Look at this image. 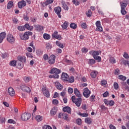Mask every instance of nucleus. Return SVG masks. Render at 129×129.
<instances>
[{
  "label": "nucleus",
  "instance_id": "72a5a7b5",
  "mask_svg": "<svg viewBox=\"0 0 129 129\" xmlns=\"http://www.w3.org/2000/svg\"><path fill=\"white\" fill-rule=\"evenodd\" d=\"M43 53H44V51H43V50H41L40 49H38L36 50V54L38 56H41L43 54Z\"/></svg>",
  "mask_w": 129,
  "mask_h": 129
},
{
  "label": "nucleus",
  "instance_id": "8fccbe9b",
  "mask_svg": "<svg viewBox=\"0 0 129 129\" xmlns=\"http://www.w3.org/2000/svg\"><path fill=\"white\" fill-rule=\"evenodd\" d=\"M43 59L44 61H47V60L49 59V56L47 54H45L43 55Z\"/></svg>",
  "mask_w": 129,
  "mask_h": 129
},
{
  "label": "nucleus",
  "instance_id": "a211bd4d",
  "mask_svg": "<svg viewBox=\"0 0 129 129\" xmlns=\"http://www.w3.org/2000/svg\"><path fill=\"white\" fill-rule=\"evenodd\" d=\"M6 36H7V34L5 32L0 33V43H3V41L6 38Z\"/></svg>",
  "mask_w": 129,
  "mask_h": 129
},
{
  "label": "nucleus",
  "instance_id": "cd10ccee",
  "mask_svg": "<svg viewBox=\"0 0 129 129\" xmlns=\"http://www.w3.org/2000/svg\"><path fill=\"white\" fill-rule=\"evenodd\" d=\"M55 44L56 45L58 46V47L61 48V49H63V48H64V45H63V44L61 43V42H60V41H56L55 42Z\"/></svg>",
  "mask_w": 129,
  "mask_h": 129
},
{
  "label": "nucleus",
  "instance_id": "20e7f679",
  "mask_svg": "<svg viewBox=\"0 0 129 129\" xmlns=\"http://www.w3.org/2000/svg\"><path fill=\"white\" fill-rule=\"evenodd\" d=\"M31 118V113H24L21 115V119L22 120H28V119H30Z\"/></svg>",
  "mask_w": 129,
  "mask_h": 129
},
{
  "label": "nucleus",
  "instance_id": "0e129e2a",
  "mask_svg": "<svg viewBox=\"0 0 129 129\" xmlns=\"http://www.w3.org/2000/svg\"><path fill=\"white\" fill-rule=\"evenodd\" d=\"M72 100L74 103H75V101L77 100V98H75V96H73L72 97Z\"/></svg>",
  "mask_w": 129,
  "mask_h": 129
},
{
  "label": "nucleus",
  "instance_id": "e433bc0d",
  "mask_svg": "<svg viewBox=\"0 0 129 129\" xmlns=\"http://www.w3.org/2000/svg\"><path fill=\"white\" fill-rule=\"evenodd\" d=\"M43 38L45 40H49L50 39V35L45 33L43 34Z\"/></svg>",
  "mask_w": 129,
  "mask_h": 129
},
{
  "label": "nucleus",
  "instance_id": "f8f14e48",
  "mask_svg": "<svg viewBox=\"0 0 129 129\" xmlns=\"http://www.w3.org/2000/svg\"><path fill=\"white\" fill-rule=\"evenodd\" d=\"M7 41H8L9 43L13 44V43L15 42V37L11 34H9L7 36Z\"/></svg>",
  "mask_w": 129,
  "mask_h": 129
},
{
  "label": "nucleus",
  "instance_id": "bf43d9fd",
  "mask_svg": "<svg viewBox=\"0 0 129 129\" xmlns=\"http://www.w3.org/2000/svg\"><path fill=\"white\" fill-rule=\"evenodd\" d=\"M68 91L70 94H72L73 93V89L71 88H69Z\"/></svg>",
  "mask_w": 129,
  "mask_h": 129
},
{
  "label": "nucleus",
  "instance_id": "a878e982",
  "mask_svg": "<svg viewBox=\"0 0 129 129\" xmlns=\"http://www.w3.org/2000/svg\"><path fill=\"white\" fill-rule=\"evenodd\" d=\"M13 6H14V2L12 1H10L7 5V9L8 10H11V9L13 8Z\"/></svg>",
  "mask_w": 129,
  "mask_h": 129
},
{
  "label": "nucleus",
  "instance_id": "aec40b11",
  "mask_svg": "<svg viewBox=\"0 0 129 129\" xmlns=\"http://www.w3.org/2000/svg\"><path fill=\"white\" fill-rule=\"evenodd\" d=\"M17 59L20 62H22V63H26L27 61L25 56H19L17 57Z\"/></svg>",
  "mask_w": 129,
  "mask_h": 129
},
{
  "label": "nucleus",
  "instance_id": "ddd939ff",
  "mask_svg": "<svg viewBox=\"0 0 129 129\" xmlns=\"http://www.w3.org/2000/svg\"><path fill=\"white\" fill-rule=\"evenodd\" d=\"M34 27L35 30H36V31H38V32H42L44 29L43 26L39 25L34 24Z\"/></svg>",
  "mask_w": 129,
  "mask_h": 129
},
{
  "label": "nucleus",
  "instance_id": "bb28decb",
  "mask_svg": "<svg viewBox=\"0 0 129 129\" xmlns=\"http://www.w3.org/2000/svg\"><path fill=\"white\" fill-rule=\"evenodd\" d=\"M55 85H56V88L58 90H62V89H63V86H62V85H60L59 82H56L55 83Z\"/></svg>",
  "mask_w": 129,
  "mask_h": 129
},
{
  "label": "nucleus",
  "instance_id": "393cba45",
  "mask_svg": "<svg viewBox=\"0 0 129 129\" xmlns=\"http://www.w3.org/2000/svg\"><path fill=\"white\" fill-rule=\"evenodd\" d=\"M97 74H98V73L96 71H93L91 73V76L92 78H96V76H97Z\"/></svg>",
  "mask_w": 129,
  "mask_h": 129
},
{
  "label": "nucleus",
  "instance_id": "6e6552de",
  "mask_svg": "<svg viewBox=\"0 0 129 129\" xmlns=\"http://www.w3.org/2000/svg\"><path fill=\"white\" fill-rule=\"evenodd\" d=\"M62 11V9L61 7L58 6L54 8V12L55 14L58 16V18L60 19L61 18V12Z\"/></svg>",
  "mask_w": 129,
  "mask_h": 129
},
{
  "label": "nucleus",
  "instance_id": "58836bf2",
  "mask_svg": "<svg viewBox=\"0 0 129 129\" xmlns=\"http://www.w3.org/2000/svg\"><path fill=\"white\" fill-rule=\"evenodd\" d=\"M71 29H76L77 28V25L75 23H71L70 26Z\"/></svg>",
  "mask_w": 129,
  "mask_h": 129
},
{
  "label": "nucleus",
  "instance_id": "864d4df0",
  "mask_svg": "<svg viewBox=\"0 0 129 129\" xmlns=\"http://www.w3.org/2000/svg\"><path fill=\"white\" fill-rule=\"evenodd\" d=\"M114 74H115V75H118L119 74V69H116L114 72Z\"/></svg>",
  "mask_w": 129,
  "mask_h": 129
},
{
  "label": "nucleus",
  "instance_id": "de8ad7c7",
  "mask_svg": "<svg viewBox=\"0 0 129 129\" xmlns=\"http://www.w3.org/2000/svg\"><path fill=\"white\" fill-rule=\"evenodd\" d=\"M49 78H59V75H52L49 76Z\"/></svg>",
  "mask_w": 129,
  "mask_h": 129
},
{
  "label": "nucleus",
  "instance_id": "473e14b6",
  "mask_svg": "<svg viewBox=\"0 0 129 129\" xmlns=\"http://www.w3.org/2000/svg\"><path fill=\"white\" fill-rule=\"evenodd\" d=\"M18 30L19 31H20V32H23V31H25V26H19L18 27Z\"/></svg>",
  "mask_w": 129,
  "mask_h": 129
},
{
  "label": "nucleus",
  "instance_id": "69168bd1",
  "mask_svg": "<svg viewBox=\"0 0 129 129\" xmlns=\"http://www.w3.org/2000/svg\"><path fill=\"white\" fill-rule=\"evenodd\" d=\"M24 81H25V82H29V81H30V80H31V79L29 77H25L24 78Z\"/></svg>",
  "mask_w": 129,
  "mask_h": 129
},
{
  "label": "nucleus",
  "instance_id": "9b49d317",
  "mask_svg": "<svg viewBox=\"0 0 129 129\" xmlns=\"http://www.w3.org/2000/svg\"><path fill=\"white\" fill-rule=\"evenodd\" d=\"M20 88L23 91H25L26 92H31V89L29 88V87L22 85L20 86Z\"/></svg>",
  "mask_w": 129,
  "mask_h": 129
},
{
  "label": "nucleus",
  "instance_id": "5701e85b",
  "mask_svg": "<svg viewBox=\"0 0 129 129\" xmlns=\"http://www.w3.org/2000/svg\"><path fill=\"white\" fill-rule=\"evenodd\" d=\"M74 92L75 95H76L77 97H78V98H81V94H80V92H79V90H78L77 88L74 89Z\"/></svg>",
  "mask_w": 129,
  "mask_h": 129
},
{
  "label": "nucleus",
  "instance_id": "423d86ee",
  "mask_svg": "<svg viewBox=\"0 0 129 129\" xmlns=\"http://www.w3.org/2000/svg\"><path fill=\"white\" fill-rule=\"evenodd\" d=\"M90 93H91V92L88 89V88H85L84 89V92L83 93V94L86 98H88L90 96Z\"/></svg>",
  "mask_w": 129,
  "mask_h": 129
},
{
  "label": "nucleus",
  "instance_id": "412c9836",
  "mask_svg": "<svg viewBox=\"0 0 129 129\" xmlns=\"http://www.w3.org/2000/svg\"><path fill=\"white\" fill-rule=\"evenodd\" d=\"M25 30L27 29V30H29V31H33L34 30V26H30V25L29 24L26 23L24 25Z\"/></svg>",
  "mask_w": 129,
  "mask_h": 129
},
{
  "label": "nucleus",
  "instance_id": "c85d7f7f",
  "mask_svg": "<svg viewBox=\"0 0 129 129\" xmlns=\"http://www.w3.org/2000/svg\"><path fill=\"white\" fill-rule=\"evenodd\" d=\"M67 82L69 83H73L74 82V77L71 76L70 77H69L68 80L67 81Z\"/></svg>",
  "mask_w": 129,
  "mask_h": 129
},
{
  "label": "nucleus",
  "instance_id": "f3484780",
  "mask_svg": "<svg viewBox=\"0 0 129 129\" xmlns=\"http://www.w3.org/2000/svg\"><path fill=\"white\" fill-rule=\"evenodd\" d=\"M82 102V98H78L77 100L75 102L76 105L79 107L80 105H81V103Z\"/></svg>",
  "mask_w": 129,
  "mask_h": 129
},
{
  "label": "nucleus",
  "instance_id": "4d7b16f0",
  "mask_svg": "<svg viewBox=\"0 0 129 129\" xmlns=\"http://www.w3.org/2000/svg\"><path fill=\"white\" fill-rule=\"evenodd\" d=\"M63 119L65 120H68V114L63 113Z\"/></svg>",
  "mask_w": 129,
  "mask_h": 129
},
{
  "label": "nucleus",
  "instance_id": "4468645a",
  "mask_svg": "<svg viewBox=\"0 0 129 129\" xmlns=\"http://www.w3.org/2000/svg\"><path fill=\"white\" fill-rule=\"evenodd\" d=\"M69 78V76L66 73H62L61 75V79L63 81H67L68 80V78Z\"/></svg>",
  "mask_w": 129,
  "mask_h": 129
},
{
  "label": "nucleus",
  "instance_id": "f03ea898",
  "mask_svg": "<svg viewBox=\"0 0 129 129\" xmlns=\"http://www.w3.org/2000/svg\"><path fill=\"white\" fill-rule=\"evenodd\" d=\"M32 35H33V32L28 31L25 32L24 34H20V37L22 40L27 41V40H29V36H32Z\"/></svg>",
  "mask_w": 129,
  "mask_h": 129
},
{
  "label": "nucleus",
  "instance_id": "4c0bfd02",
  "mask_svg": "<svg viewBox=\"0 0 129 129\" xmlns=\"http://www.w3.org/2000/svg\"><path fill=\"white\" fill-rule=\"evenodd\" d=\"M54 0H47L45 3L44 4L45 6H48V5H50V4L53 3Z\"/></svg>",
  "mask_w": 129,
  "mask_h": 129
},
{
  "label": "nucleus",
  "instance_id": "49530a36",
  "mask_svg": "<svg viewBox=\"0 0 129 129\" xmlns=\"http://www.w3.org/2000/svg\"><path fill=\"white\" fill-rule=\"evenodd\" d=\"M72 3L73 5H75V6H79V2L77 0H73L72 1Z\"/></svg>",
  "mask_w": 129,
  "mask_h": 129
},
{
  "label": "nucleus",
  "instance_id": "a19ab883",
  "mask_svg": "<svg viewBox=\"0 0 129 129\" xmlns=\"http://www.w3.org/2000/svg\"><path fill=\"white\" fill-rule=\"evenodd\" d=\"M86 15L87 17H88L89 18L91 17V16H92V12H91V10H89L86 13Z\"/></svg>",
  "mask_w": 129,
  "mask_h": 129
},
{
  "label": "nucleus",
  "instance_id": "79ce46f5",
  "mask_svg": "<svg viewBox=\"0 0 129 129\" xmlns=\"http://www.w3.org/2000/svg\"><path fill=\"white\" fill-rule=\"evenodd\" d=\"M85 121L86 123H88V124H90V123H91V119L89 118H86L85 119Z\"/></svg>",
  "mask_w": 129,
  "mask_h": 129
},
{
  "label": "nucleus",
  "instance_id": "7c9ffc66",
  "mask_svg": "<svg viewBox=\"0 0 129 129\" xmlns=\"http://www.w3.org/2000/svg\"><path fill=\"white\" fill-rule=\"evenodd\" d=\"M45 46L47 51H49V50L52 49V45H51V43L49 42H47L45 44Z\"/></svg>",
  "mask_w": 129,
  "mask_h": 129
},
{
  "label": "nucleus",
  "instance_id": "6e6d98bb",
  "mask_svg": "<svg viewBox=\"0 0 129 129\" xmlns=\"http://www.w3.org/2000/svg\"><path fill=\"white\" fill-rule=\"evenodd\" d=\"M58 35V32L55 31L52 34V38H54L55 39L56 37H57V35Z\"/></svg>",
  "mask_w": 129,
  "mask_h": 129
},
{
  "label": "nucleus",
  "instance_id": "774afa93",
  "mask_svg": "<svg viewBox=\"0 0 129 129\" xmlns=\"http://www.w3.org/2000/svg\"><path fill=\"white\" fill-rule=\"evenodd\" d=\"M109 104L110 105V106H113V105H114V101L113 100L109 101Z\"/></svg>",
  "mask_w": 129,
  "mask_h": 129
},
{
  "label": "nucleus",
  "instance_id": "0eeeda50",
  "mask_svg": "<svg viewBox=\"0 0 129 129\" xmlns=\"http://www.w3.org/2000/svg\"><path fill=\"white\" fill-rule=\"evenodd\" d=\"M49 73H50V74H53L54 75H59L58 74L61 73V71L56 68H54L51 70Z\"/></svg>",
  "mask_w": 129,
  "mask_h": 129
},
{
  "label": "nucleus",
  "instance_id": "7ed1b4c3",
  "mask_svg": "<svg viewBox=\"0 0 129 129\" xmlns=\"http://www.w3.org/2000/svg\"><path fill=\"white\" fill-rule=\"evenodd\" d=\"M100 53V52L96 50L94 51L93 52V56L94 59L97 60L98 62H101V57L98 56Z\"/></svg>",
  "mask_w": 129,
  "mask_h": 129
},
{
  "label": "nucleus",
  "instance_id": "c9c22d12",
  "mask_svg": "<svg viewBox=\"0 0 129 129\" xmlns=\"http://www.w3.org/2000/svg\"><path fill=\"white\" fill-rule=\"evenodd\" d=\"M88 63L90 65H93V64H95V60L94 59H89Z\"/></svg>",
  "mask_w": 129,
  "mask_h": 129
},
{
  "label": "nucleus",
  "instance_id": "338daca9",
  "mask_svg": "<svg viewBox=\"0 0 129 129\" xmlns=\"http://www.w3.org/2000/svg\"><path fill=\"white\" fill-rule=\"evenodd\" d=\"M123 56L124 58H125V59H128V58H129L128 54H127L125 52H124Z\"/></svg>",
  "mask_w": 129,
  "mask_h": 129
},
{
  "label": "nucleus",
  "instance_id": "4be33fe9",
  "mask_svg": "<svg viewBox=\"0 0 129 129\" xmlns=\"http://www.w3.org/2000/svg\"><path fill=\"white\" fill-rule=\"evenodd\" d=\"M62 111L64 112H68V113H71V108L69 106H66L62 108Z\"/></svg>",
  "mask_w": 129,
  "mask_h": 129
},
{
  "label": "nucleus",
  "instance_id": "680f3d73",
  "mask_svg": "<svg viewBox=\"0 0 129 129\" xmlns=\"http://www.w3.org/2000/svg\"><path fill=\"white\" fill-rule=\"evenodd\" d=\"M26 56H27V57H29L30 58H33V54L29 53V52H27L26 53Z\"/></svg>",
  "mask_w": 129,
  "mask_h": 129
},
{
  "label": "nucleus",
  "instance_id": "5fc2aeb1",
  "mask_svg": "<svg viewBox=\"0 0 129 129\" xmlns=\"http://www.w3.org/2000/svg\"><path fill=\"white\" fill-rule=\"evenodd\" d=\"M110 62H111V63H112L113 64L115 63V59L113 57H110Z\"/></svg>",
  "mask_w": 129,
  "mask_h": 129
},
{
  "label": "nucleus",
  "instance_id": "603ef678",
  "mask_svg": "<svg viewBox=\"0 0 129 129\" xmlns=\"http://www.w3.org/2000/svg\"><path fill=\"white\" fill-rule=\"evenodd\" d=\"M43 129H52V127L49 125H45L42 127Z\"/></svg>",
  "mask_w": 129,
  "mask_h": 129
},
{
  "label": "nucleus",
  "instance_id": "9d476101",
  "mask_svg": "<svg viewBox=\"0 0 129 129\" xmlns=\"http://www.w3.org/2000/svg\"><path fill=\"white\" fill-rule=\"evenodd\" d=\"M27 6V3L25 1H21L18 3V7L19 9H23L24 7Z\"/></svg>",
  "mask_w": 129,
  "mask_h": 129
},
{
  "label": "nucleus",
  "instance_id": "13d9d810",
  "mask_svg": "<svg viewBox=\"0 0 129 129\" xmlns=\"http://www.w3.org/2000/svg\"><path fill=\"white\" fill-rule=\"evenodd\" d=\"M8 123H13L14 124H15V123H16V121L12 119H9L8 120Z\"/></svg>",
  "mask_w": 129,
  "mask_h": 129
},
{
  "label": "nucleus",
  "instance_id": "f704fd0d",
  "mask_svg": "<svg viewBox=\"0 0 129 129\" xmlns=\"http://www.w3.org/2000/svg\"><path fill=\"white\" fill-rule=\"evenodd\" d=\"M36 119L37 121H41V120H43V117H42L40 115H37L36 116Z\"/></svg>",
  "mask_w": 129,
  "mask_h": 129
},
{
  "label": "nucleus",
  "instance_id": "09e8293b",
  "mask_svg": "<svg viewBox=\"0 0 129 129\" xmlns=\"http://www.w3.org/2000/svg\"><path fill=\"white\" fill-rule=\"evenodd\" d=\"M76 123L78 124L79 125H80L82 123V120L81 118H78L76 120Z\"/></svg>",
  "mask_w": 129,
  "mask_h": 129
},
{
  "label": "nucleus",
  "instance_id": "052dcab7",
  "mask_svg": "<svg viewBox=\"0 0 129 129\" xmlns=\"http://www.w3.org/2000/svg\"><path fill=\"white\" fill-rule=\"evenodd\" d=\"M81 27H82V28H83V29H87V26L86 25V23H83L81 24Z\"/></svg>",
  "mask_w": 129,
  "mask_h": 129
},
{
  "label": "nucleus",
  "instance_id": "2eb2a0df",
  "mask_svg": "<svg viewBox=\"0 0 129 129\" xmlns=\"http://www.w3.org/2000/svg\"><path fill=\"white\" fill-rule=\"evenodd\" d=\"M42 91L43 93V94L44 96H46V97H50V92L48 90H46L45 89V88H43L42 89Z\"/></svg>",
  "mask_w": 129,
  "mask_h": 129
},
{
  "label": "nucleus",
  "instance_id": "1a4fd4ad",
  "mask_svg": "<svg viewBox=\"0 0 129 129\" xmlns=\"http://www.w3.org/2000/svg\"><path fill=\"white\" fill-rule=\"evenodd\" d=\"M96 26L97 27L96 31H99V32H102L103 29L101 27L100 21H97L96 22Z\"/></svg>",
  "mask_w": 129,
  "mask_h": 129
},
{
  "label": "nucleus",
  "instance_id": "3c124183",
  "mask_svg": "<svg viewBox=\"0 0 129 129\" xmlns=\"http://www.w3.org/2000/svg\"><path fill=\"white\" fill-rule=\"evenodd\" d=\"M59 103V101L57 99H54L52 100V104H54L55 105H57Z\"/></svg>",
  "mask_w": 129,
  "mask_h": 129
},
{
  "label": "nucleus",
  "instance_id": "6ab92c4d",
  "mask_svg": "<svg viewBox=\"0 0 129 129\" xmlns=\"http://www.w3.org/2000/svg\"><path fill=\"white\" fill-rule=\"evenodd\" d=\"M57 111H58V108L56 107H54L50 110L51 115H55L57 113Z\"/></svg>",
  "mask_w": 129,
  "mask_h": 129
},
{
  "label": "nucleus",
  "instance_id": "b1692460",
  "mask_svg": "<svg viewBox=\"0 0 129 129\" xmlns=\"http://www.w3.org/2000/svg\"><path fill=\"white\" fill-rule=\"evenodd\" d=\"M8 92L11 96H14V95H15V90L12 87L9 88Z\"/></svg>",
  "mask_w": 129,
  "mask_h": 129
},
{
  "label": "nucleus",
  "instance_id": "c756f323",
  "mask_svg": "<svg viewBox=\"0 0 129 129\" xmlns=\"http://www.w3.org/2000/svg\"><path fill=\"white\" fill-rule=\"evenodd\" d=\"M63 30H66L68 27V22L65 21L64 23L61 25Z\"/></svg>",
  "mask_w": 129,
  "mask_h": 129
},
{
  "label": "nucleus",
  "instance_id": "dca6fc26",
  "mask_svg": "<svg viewBox=\"0 0 129 129\" xmlns=\"http://www.w3.org/2000/svg\"><path fill=\"white\" fill-rule=\"evenodd\" d=\"M61 4L62 5V8H63L64 11H68L69 10V8L68 7V6H67V4L64 1H61Z\"/></svg>",
  "mask_w": 129,
  "mask_h": 129
},
{
  "label": "nucleus",
  "instance_id": "2f4dec72",
  "mask_svg": "<svg viewBox=\"0 0 129 129\" xmlns=\"http://www.w3.org/2000/svg\"><path fill=\"white\" fill-rule=\"evenodd\" d=\"M10 66H12L13 67L17 66V61L12 60V61H10Z\"/></svg>",
  "mask_w": 129,
  "mask_h": 129
},
{
  "label": "nucleus",
  "instance_id": "a18cd8bd",
  "mask_svg": "<svg viewBox=\"0 0 129 129\" xmlns=\"http://www.w3.org/2000/svg\"><path fill=\"white\" fill-rule=\"evenodd\" d=\"M114 88L116 90H117L118 89V84L116 82H114L113 84Z\"/></svg>",
  "mask_w": 129,
  "mask_h": 129
},
{
  "label": "nucleus",
  "instance_id": "c03bdc74",
  "mask_svg": "<svg viewBox=\"0 0 129 129\" xmlns=\"http://www.w3.org/2000/svg\"><path fill=\"white\" fill-rule=\"evenodd\" d=\"M5 122H6V118L4 117H1L0 123H5Z\"/></svg>",
  "mask_w": 129,
  "mask_h": 129
},
{
  "label": "nucleus",
  "instance_id": "37998d69",
  "mask_svg": "<svg viewBox=\"0 0 129 129\" xmlns=\"http://www.w3.org/2000/svg\"><path fill=\"white\" fill-rule=\"evenodd\" d=\"M79 115H81V116H83V117H87L88 116V113H80Z\"/></svg>",
  "mask_w": 129,
  "mask_h": 129
},
{
  "label": "nucleus",
  "instance_id": "f257e3e1",
  "mask_svg": "<svg viewBox=\"0 0 129 129\" xmlns=\"http://www.w3.org/2000/svg\"><path fill=\"white\" fill-rule=\"evenodd\" d=\"M128 1H124L122 2H120V5L121 7V13L122 16L126 15V11H125V8L127 6Z\"/></svg>",
  "mask_w": 129,
  "mask_h": 129
},
{
  "label": "nucleus",
  "instance_id": "39448f33",
  "mask_svg": "<svg viewBox=\"0 0 129 129\" xmlns=\"http://www.w3.org/2000/svg\"><path fill=\"white\" fill-rule=\"evenodd\" d=\"M55 60H56V56H55L54 54H51L48 57V62L49 64H50V65H52V64H54V63H55Z\"/></svg>",
  "mask_w": 129,
  "mask_h": 129
},
{
  "label": "nucleus",
  "instance_id": "ea45409f",
  "mask_svg": "<svg viewBox=\"0 0 129 129\" xmlns=\"http://www.w3.org/2000/svg\"><path fill=\"white\" fill-rule=\"evenodd\" d=\"M119 79H120V80H122L123 81H124V80H126V77L123 75H119Z\"/></svg>",
  "mask_w": 129,
  "mask_h": 129
},
{
  "label": "nucleus",
  "instance_id": "e2e57ef3",
  "mask_svg": "<svg viewBox=\"0 0 129 129\" xmlns=\"http://www.w3.org/2000/svg\"><path fill=\"white\" fill-rule=\"evenodd\" d=\"M88 51V49H87V48L85 47L82 48V52H83V53H87Z\"/></svg>",
  "mask_w": 129,
  "mask_h": 129
}]
</instances>
